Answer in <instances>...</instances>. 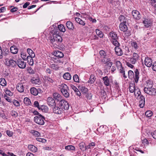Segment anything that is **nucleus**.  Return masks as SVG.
<instances>
[{
  "label": "nucleus",
  "mask_w": 156,
  "mask_h": 156,
  "mask_svg": "<svg viewBox=\"0 0 156 156\" xmlns=\"http://www.w3.org/2000/svg\"><path fill=\"white\" fill-rule=\"evenodd\" d=\"M71 87L74 91L75 92L76 90H78V89L74 86L73 85L71 84L70 85Z\"/></svg>",
  "instance_id": "69168bd1"
},
{
  "label": "nucleus",
  "mask_w": 156,
  "mask_h": 156,
  "mask_svg": "<svg viewBox=\"0 0 156 156\" xmlns=\"http://www.w3.org/2000/svg\"><path fill=\"white\" fill-rule=\"evenodd\" d=\"M115 65L118 69L122 68V66L121 62L118 61H116L115 62Z\"/></svg>",
  "instance_id": "3c124183"
},
{
  "label": "nucleus",
  "mask_w": 156,
  "mask_h": 156,
  "mask_svg": "<svg viewBox=\"0 0 156 156\" xmlns=\"http://www.w3.org/2000/svg\"><path fill=\"white\" fill-rule=\"evenodd\" d=\"M137 60L134 58H130L129 62L132 64H134L136 62Z\"/></svg>",
  "instance_id": "13d9d810"
},
{
  "label": "nucleus",
  "mask_w": 156,
  "mask_h": 156,
  "mask_svg": "<svg viewBox=\"0 0 156 156\" xmlns=\"http://www.w3.org/2000/svg\"><path fill=\"white\" fill-rule=\"evenodd\" d=\"M73 80L74 81L76 82H79V78L78 76L76 75L75 74L74 75L73 77Z\"/></svg>",
  "instance_id": "5fc2aeb1"
},
{
  "label": "nucleus",
  "mask_w": 156,
  "mask_h": 156,
  "mask_svg": "<svg viewBox=\"0 0 156 156\" xmlns=\"http://www.w3.org/2000/svg\"><path fill=\"white\" fill-rule=\"evenodd\" d=\"M137 87H135L134 83H130L129 84V90L130 93H133L135 91V89Z\"/></svg>",
  "instance_id": "b1692460"
},
{
  "label": "nucleus",
  "mask_w": 156,
  "mask_h": 156,
  "mask_svg": "<svg viewBox=\"0 0 156 156\" xmlns=\"http://www.w3.org/2000/svg\"><path fill=\"white\" fill-rule=\"evenodd\" d=\"M34 57H31L30 56H27V58L26 60H27L28 64L30 66H33L34 64V61L33 58Z\"/></svg>",
  "instance_id": "72a5a7b5"
},
{
  "label": "nucleus",
  "mask_w": 156,
  "mask_h": 156,
  "mask_svg": "<svg viewBox=\"0 0 156 156\" xmlns=\"http://www.w3.org/2000/svg\"><path fill=\"white\" fill-rule=\"evenodd\" d=\"M119 45L115 46V48L116 54L118 56H121L122 55V49L119 47Z\"/></svg>",
  "instance_id": "412c9836"
},
{
  "label": "nucleus",
  "mask_w": 156,
  "mask_h": 156,
  "mask_svg": "<svg viewBox=\"0 0 156 156\" xmlns=\"http://www.w3.org/2000/svg\"><path fill=\"white\" fill-rule=\"evenodd\" d=\"M16 89L20 93L23 92L24 90V87L22 83H18L16 85Z\"/></svg>",
  "instance_id": "aec40b11"
},
{
  "label": "nucleus",
  "mask_w": 156,
  "mask_h": 156,
  "mask_svg": "<svg viewBox=\"0 0 156 156\" xmlns=\"http://www.w3.org/2000/svg\"><path fill=\"white\" fill-rule=\"evenodd\" d=\"M54 55L56 57L60 58H62L64 56L63 54L61 51H56L54 53Z\"/></svg>",
  "instance_id": "a878e982"
},
{
  "label": "nucleus",
  "mask_w": 156,
  "mask_h": 156,
  "mask_svg": "<svg viewBox=\"0 0 156 156\" xmlns=\"http://www.w3.org/2000/svg\"><path fill=\"white\" fill-rule=\"evenodd\" d=\"M34 105L35 107H37L38 109H41L42 111H48L47 107L45 105H42L40 107L39 103L37 101H35Z\"/></svg>",
  "instance_id": "9d476101"
},
{
  "label": "nucleus",
  "mask_w": 156,
  "mask_h": 156,
  "mask_svg": "<svg viewBox=\"0 0 156 156\" xmlns=\"http://www.w3.org/2000/svg\"><path fill=\"white\" fill-rule=\"evenodd\" d=\"M31 82L37 86L41 84V81L38 78L33 77L30 80Z\"/></svg>",
  "instance_id": "6ab92c4d"
},
{
  "label": "nucleus",
  "mask_w": 156,
  "mask_h": 156,
  "mask_svg": "<svg viewBox=\"0 0 156 156\" xmlns=\"http://www.w3.org/2000/svg\"><path fill=\"white\" fill-rule=\"evenodd\" d=\"M13 104L16 106H18L20 105V103L18 101L16 100H14L13 101Z\"/></svg>",
  "instance_id": "bf43d9fd"
},
{
  "label": "nucleus",
  "mask_w": 156,
  "mask_h": 156,
  "mask_svg": "<svg viewBox=\"0 0 156 156\" xmlns=\"http://www.w3.org/2000/svg\"><path fill=\"white\" fill-rule=\"evenodd\" d=\"M63 78L67 80H70L71 78V76L69 73H66L64 74L63 76Z\"/></svg>",
  "instance_id": "473e14b6"
},
{
  "label": "nucleus",
  "mask_w": 156,
  "mask_h": 156,
  "mask_svg": "<svg viewBox=\"0 0 156 156\" xmlns=\"http://www.w3.org/2000/svg\"><path fill=\"white\" fill-rule=\"evenodd\" d=\"M96 32L97 35L100 37H103L104 34L102 32L98 29L96 30Z\"/></svg>",
  "instance_id": "c03bdc74"
},
{
  "label": "nucleus",
  "mask_w": 156,
  "mask_h": 156,
  "mask_svg": "<svg viewBox=\"0 0 156 156\" xmlns=\"http://www.w3.org/2000/svg\"><path fill=\"white\" fill-rule=\"evenodd\" d=\"M36 140L39 142L43 143H45L46 141V139L41 138H36Z\"/></svg>",
  "instance_id": "09e8293b"
},
{
  "label": "nucleus",
  "mask_w": 156,
  "mask_h": 156,
  "mask_svg": "<svg viewBox=\"0 0 156 156\" xmlns=\"http://www.w3.org/2000/svg\"><path fill=\"white\" fill-rule=\"evenodd\" d=\"M58 28L59 30L61 32H64L66 31L65 28L62 24L59 25L58 26Z\"/></svg>",
  "instance_id": "a18cd8bd"
},
{
  "label": "nucleus",
  "mask_w": 156,
  "mask_h": 156,
  "mask_svg": "<svg viewBox=\"0 0 156 156\" xmlns=\"http://www.w3.org/2000/svg\"><path fill=\"white\" fill-rule=\"evenodd\" d=\"M131 45L132 47L135 49L136 50L138 49V46L137 43L136 42L133 41L131 43Z\"/></svg>",
  "instance_id": "de8ad7c7"
},
{
  "label": "nucleus",
  "mask_w": 156,
  "mask_h": 156,
  "mask_svg": "<svg viewBox=\"0 0 156 156\" xmlns=\"http://www.w3.org/2000/svg\"><path fill=\"white\" fill-rule=\"evenodd\" d=\"M95 145V144L94 142H92L89 143L88 145L87 146V149H90L91 148L93 147Z\"/></svg>",
  "instance_id": "6e6d98bb"
},
{
  "label": "nucleus",
  "mask_w": 156,
  "mask_h": 156,
  "mask_svg": "<svg viewBox=\"0 0 156 156\" xmlns=\"http://www.w3.org/2000/svg\"><path fill=\"white\" fill-rule=\"evenodd\" d=\"M5 65L8 66L10 67H14L16 66L17 62L14 60L12 58H10L5 59Z\"/></svg>",
  "instance_id": "423d86ee"
},
{
  "label": "nucleus",
  "mask_w": 156,
  "mask_h": 156,
  "mask_svg": "<svg viewBox=\"0 0 156 156\" xmlns=\"http://www.w3.org/2000/svg\"><path fill=\"white\" fill-rule=\"evenodd\" d=\"M145 65L148 67H151L153 63L152 60V59L148 57H146L144 59Z\"/></svg>",
  "instance_id": "f8f14e48"
},
{
  "label": "nucleus",
  "mask_w": 156,
  "mask_h": 156,
  "mask_svg": "<svg viewBox=\"0 0 156 156\" xmlns=\"http://www.w3.org/2000/svg\"><path fill=\"white\" fill-rule=\"evenodd\" d=\"M102 63L104 64H106L105 65V68L106 69H110L113 64V63L111 61V60L110 59H109V61H108V62H106V63Z\"/></svg>",
  "instance_id": "bb28decb"
},
{
  "label": "nucleus",
  "mask_w": 156,
  "mask_h": 156,
  "mask_svg": "<svg viewBox=\"0 0 156 156\" xmlns=\"http://www.w3.org/2000/svg\"><path fill=\"white\" fill-rule=\"evenodd\" d=\"M151 135L156 140V131H155L153 133H152Z\"/></svg>",
  "instance_id": "774afa93"
},
{
  "label": "nucleus",
  "mask_w": 156,
  "mask_h": 156,
  "mask_svg": "<svg viewBox=\"0 0 156 156\" xmlns=\"http://www.w3.org/2000/svg\"><path fill=\"white\" fill-rule=\"evenodd\" d=\"M11 115L14 118H16L18 116V113L15 111H12L11 112Z\"/></svg>",
  "instance_id": "603ef678"
},
{
  "label": "nucleus",
  "mask_w": 156,
  "mask_h": 156,
  "mask_svg": "<svg viewBox=\"0 0 156 156\" xmlns=\"http://www.w3.org/2000/svg\"><path fill=\"white\" fill-rule=\"evenodd\" d=\"M52 96L54 99L57 101L62 100L61 96L58 93H54L53 94Z\"/></svg>",
  "instance_id": "5701e85b"
},
{
  "label": "nucleus",
  "mask_w": 156,
  "mask_h": 156,
  "mask_svg": "<svg viewBox=\"0 0 156 156\" xmlns=\"http://www.w3.org/2000/svg\"><path fill=\"white\" fill-rule=\"evenodd\" d=\"M44 80L45 82L48 83L50 84H53L55 82L54 80L48 76L44 77Z\"/></svg>",
  "instance_id": "393cba45"
},
{
  "label": "nucleus",
  "mask_w": 156,
  "mask_h": 156,
  "mask_svg": "<svg viewBox=\"0 0 156 156\" xmlns=\"http://www.w3.org/2000/svg\"><path fill=\"white\" fill-rule=\"evenodd\" d=\"M132 15L133 18L136 20H139L141 17V15L139 12L136 10H133L132 13Z\"/></svg>",
  "instance_id": "1a4fd4ad"
},
{
  "label": "nucleus",
  "mask_w": 156,
  "mask_h": 156,
  "mask_svg": "<svg viewBox=\"0 0 156 156\" xmlns=\"http://www.w3.org/2000/svg\"><path fill=\"white\" fill-rule=\"evenodd\" d=\"M139 100V106L141 108H143L145 105V99L144 97L142 95H140V96L138 98Z\"/></svg>",
  "instance_id": "9b49d317"
},
{
  "label": "nucleus",
  "mask_w": 156,
  "mask_h": 156,
  "mask_svg": "<svg viewBox=\"0 0 156 156\" xmlns=\"http://www.w3.org/2000/svg\"><path fill=\"white\" fill-rule=\"evenodd\" d=\"M5 93L6 94H7V95H8L10 96H11L12 95V94H13V93H12L9 90H6Z\"/></svg>",
  "instance_id": "680f3d73"
},
{
  "label": "nucleus",
  "mask_w": 156,
  "mask_h": 156,
  "mask_svg": "<svg viewBox=\"0 0 156 156\" xmlns=\"http://www.w3.org/2000/svg\"><path fill=\"white\" fill-rule=\"evenodd\" d=\"M142 143L144 145L145 144L148 145L149 144V142L148 140L146 138L144 139L143 140H142Z\"/></svg>",
  "instance_id": "052dcab7"
},
{
  "label": "nucleus",
  "mask_w": 156,
  "mask_h": 156,
  "mask_svg": "<svg viewBox=\"0 0 156 156\" xmlns=\"http://www.w3.org/2000/svg\"><path fill=\"white\" fill-rule=\"evenodd\" d=\"M145 92L147 94L151 95H156V89L155 88L152 87L145 91Z\"/></svg>",
  "instance_id": "4468645a"
},
{
  "label": "nucleus",
  "mask_w": 156,
  "mask_h": 156,
  "mask_svg": "<svg viewBox=\"0 0 156 156\" xmlns=\"http://www.w3.org/2000/svg\"><path fill=\"white\" fill-rule=\"evenodd\" d=\"M96 80V78L94 75H91L90 76L89 80L88 81V83L90 84H93Z\"/></svg>",
  "instance_id": "e433bc0d"
},
{
  "label": "nucleus",
  "mask_w": 156,
  "mask_h": 156,
  "mask_svg": "<svg viewBox=\"0 0 156 156\" xmlns=\"http://www.w3.org/2000/svg\"><path fill=\"white\" fill-rule=\"evenodd\" d=\"M27 52L29 55L28 56H31V57H35V54L33 51L30 48H28L27 49Z\"/></svg>",
  "instance_id": "4c0bfd02"
},
{
  "label": "nucleus",
  "mask_w": 156,
  "mask_h": 156,
  "mask_svg": "<svg viewBox=\"0 0 156 156\" xmlns=\"http://www.w3.org/2000/svg\"><path fill=\"white\" fill-rule=\"evenodd\" d=\"M6 134L9 136H12L13 135L12 132L9 130L6 131Z\"/></svg>",
  "instance_id": "0e129e2a"
},
{
  "label": "nucleus",
  "mask_w": 156,
  "mask_h": 156,
  "mask_svg": "<svg viewBox=\"0 0 156 156\" xmlns=\"http://www.w3.org/2000/svg\"><path fill=\"white\" fill-rule=\"evenodd\" d=\"M18 66L21 69H24L26 67V64L24 61L21 59H19L17 62V64Z\"/></svg>",
  "instance_id": "ddd939ff"
},
{
  "label": "nucleus",
  "mask_w": 156,
  "mask_h": 156,
  "mask_svg": "<svg viewBox=\"0 0 156 156\" xmlns=\"http://www.w3.org/2000/svg\"><path fill=\"white\" fill-rule=\"evenodd\" d=\"M64 110L62 109V108L58 107H54L53 109V112L57 114H61Z\"/></svg>",
  "instance_id": "a211bd4d"
},
{
  "label": "nucleus",
  "mask_w": 156,
  "mask_h": 156,
  "mask_svg": "<svg viewBox=\"0 0 156 156\" xmlns=\"http://www.w3.org/2000/svg\"><path fill=\"white\" fill-rule=\"evenodd\" d=\"M30 133L35 137H39L41 136V133L37 131L32 130L30 131Z\"/></svg>",
  "instance_id": "c9c22d12"
},
{
  "label": "nucleus",
  "mask_w": 156,
  "mask_h": 156,
  "mask_svg": "<svg viewBox=\"0 0 156 156\" xmlns=\"http://www.w3.org/2000/svg\"><path fill=\"white\" fill-rule=\"evenodd\" d=\"M66 26L67 28L69 30H73L74 28V27L73 23L70 21H68L66 22Z\"/></svg>",
  "instance_id": "c756f323"
},
{
  "label": "nucleus",
  "mask_w": 156,
  "mask_h": 156,
  "mask_svg": "<svg viewBox=\"0 0 156 156\" xmlns=\"http://www.w3.org/2000/svg\"><path fill=\"white\" fill-rule=\"evenodd\" d=\"M44 116L41 115H39V116H36L34 118V122L37 124L40 125H43L44 124Z\"/></svg>",
  "instance_id": "0eeeda50"
},
{
  "label": "nucleus",
  "mask_w": 156,
  "mask_h": 156,
  "mask_svg": "<svg viewBox=\"0 0 156 156\" xmlns=\"http://www.w3.org/2000/svg\"><path fill=\"white\" fill-rule=\"evenodd\" d=\"M11 52L13 54H16L18 51V49L15 46H13L10 47Z\"/></svg>",
  "instance_id": "7c9ffc66"
},
{
  "label": "nucleus",
  "mask_w": 156,
  "mask_h": 156,
  "mask_svg": "<svg viewBox=\"0 0 156 156\" xmlns=\"http://www.w3.org/2000/svg\"><path fill=\"white\" fill-rule=\"evenodd\" d=\"M126 23H121L119 26L120 30L123 32H126L128 30V27L126 24Z\"/></svg>",
  "instance_id": "4be33fe9"
},
{
  "label": "nucleus",
  "mask_w": 156,
  "mask_h": 156,
  "mask_svg": "<svg viewBox=\"0 0 156 156\" xmlns=\"http://www.w3.org/2000/svg\"><path fill=\"white\" fill-rule=\"evenodd\" d=\"M78 88L83 94H86L88 91V89L83 86H79Z\"/></svg>",
  "instance_id": "c85d7f7f"
},
{
  "label": "nucleus",
  "mask_w": 156,
  "mask_h": 156,
  "mask_svg": "<svg viewBox=\"0 0 156 156\" xmlns=\"http://www.w3.org/2000/svg\"><path fill=\"white\" fill-rule=\"evenodd\" d=\"M135 74L131 70H129L128 72V77L129 79H132L134 78L135 82L137 83L139 79V73L137 69H136L134 71Z\"/></svg>",
  "instance_id": "20e7f679"
},
{
  "label": "nucleus",
  "mask_w": 156,
  "mask_h": 156,
  "mask_svg": "<svg viewBox=\"0 0 156 156\" xmlns=\"http://www.w3.org/2000/svg\"><path fill=\"white\" fill-rule=\"evenodd\" d=\"M145 115L148 117H151L152 115V112L151 111H147L145 112Z\"/></svg>",
  "instance_id": "864d4df0"
},
{
  "label": "nucleus",
  "mask_w": 156,
  "mask_h": 156,
  "mask_svg": "<svg viewBox=\"0 0 156 156\" xmlns=\"http://www.w3.org/2000/svg\"><path fill=\"white\" fill-rule=\"evenodd\" d=\"M119 20L121 23H126L127 21V19L123 15H121L119 18Z\"/></svg>",
  "instance_id": "2f4dec72"
},
{
  "label": "nucleus",
  "mask_w": 156,
  "mask_h": 156,
  "mask_svg": "<svg viewBox=\"0 0 156 156\" xmlns=\"http://www.w3.org/2000/svg\"><path fill=\"white\" fill-rule=\"evenodd\" d=\"M138 55L137 53H133V58H134L137 60L138 58Z\"/></svg>",
  "instance_id": "e2e57ef3"
},
{
  "label": "nucleus",
  "mask_w": 156,
  "mask_h": 156,
  "mask_svg": "<svg viewBox=\"0 0 156 156\" xmlns=\"http://www.w3.org/2000/svg\"><path fill=\"white\" fill-rule=\"evenodd\" d=\"M152 69L154 71H156V62L153 63L152 65Z\"/></svg>",
  "instance_id": "338daca9"
},
{
  "label": "nucleus",
  "mask_w": 156,
  "mask_h": 156,
  "mask_svg": "<svg viewBox=\"0 0 156 156\" xmlns=\"http://www.w3.org/2000/svg\"><path fill=\"white\" fill-rule=\"evenodd\" d=\"M59 106L64 110V109L67 110L69 108V105L66 101L62 99L59 102Z\"/></svg>",
  "instance_id": "6e6552de"
},
{
  "label": "nucleus",
  "mask_w": 156,
  "mask_h": 156,
  "mask_svg": "<svg viewBox=\"0 0 156 156\" xmlns=\"http://www.w3.org/2000/svg\"><path fill=\"white\" fill-rule=\"evenodd\" d=\"M24 101L25 104L29 105L30 102V100L27 98H25L24 99Z\"/></svg>",
  "instance_id": "4d7b16f0"
},
{
  "label": "nucleus",
  "mask_w": 156,
  "mask_h": 156,
  "mask_svg": "<svg viewBox=\"0 0 156 156\" xmlns=\"http://www.w3.org/2000/svg\"><path fill=\"white\" fill-rule=\"evenodd\" d=\"M153 86V83L152 81L149 80H147L146 82L145 87L144 90V91L152 87Z\"/></svg>",
  "instance_id": "dca6fc26"
},
{
  "label": "nucleus",
  "mask_w": 156,
  "mask_h": 156,
  "mask_svg": "<svg viewBox=\"0 0 156 156\" xmlns=\"http://www.w3.org/2000/svg\"><path fill=\"white\" fill-rule=\"evenodd\" d=\"M109 38L112 44L115 46L119 45V43L118 41V37L117 34L113 31L111 32L109 35Z\"/></svg>",
  "instance_id": "7ed1b4c3"
},
{
  "label": "nucleus",
  "mask_w": 156,
  "mask_h": 156,
  "mask_svg": "<svg viewBox=\"0 0 156 156\" xmlns=\"http://www.w3.org/2000/svg\"><path fill=\"white\" fill-rule=\"evenodd\" d=\"M102 80L104 81V84L107 86H108L110 85V81L108 77L107 76H105L103 77Z\"/></svg>",
  "instance_id": "cd10ccee"
},
{
  "label": "nucleus",
  "mask_w": 156,
  "mask_h": 156,
  "mask_svg": "<svg viewBox=\"0 0 156 156\" xmlns=\"http://www.w3.org/2000/svg\"><path fill=\"white\" fill-rule=\"evenodd\" d=\"M30 92L32 94L34 95H37L38 93L37 89L34 87H32L30 89Z\"/></svg>",
  "instance_id": "f704fd0d"
},
{
  "label": "nucleus",
  "mask_w": 156,
  "mask_h": 156,
  "mask_svg": "<svg viewBox=\"0 0 156 156\" xmlns=\"http://www.w3.org/2000/svg\"><path fill=\"white\" fill-rule=\"evenodd\" d=\"M28 148L33 152H35L37 151V148L35 146L32 145H29Z\"/></svg>",
  "instance_id": "79ce46f5"
},
{
  "label": "nucleus",
  "mask_w": 156,
  "mask_h": 156,
  "mask_svg": "<svg viewBox=\"0 0 156 156\" xmlns=\"http://www.w3.org/2000/svg\"><path fill=\"white\" fill-rule=\"evenodd\" d=\"M99 54L101 62L102 63H106L109 61L110 58V55L107 52L101 50L99 51Z\"/></svg>",
  "instance_id": "f03ea898"
},
{
  "label": "nucleus",
  "mask_w": 156,
  "mask_h": 156,
  "mask_svg": "<svg viewBox=\"0 0 156 156\" xmlns=\"http://www.w3.org/2000/svg\"><path fill=\"white\" fill-rule=\"evenodd\" d=\"M134 93L135 96L137 98H139V97L140 96V95L141 92L139 89L138 87L136 88V89H135V91L134 92Z\"/></svg>",
  "instance_id": "ea45409f"
},
{
  "label": "nucleus",
  "mask_w": 156,
  "mask_h": 156,
  "mask_svg": "<svg viewBox=\"0 0 156 156\" xmlns=\"http://www.w3.org/2000/svg\"><path fill=\"white\" fill-rule=\"evenodd\" d=\"M21 57L23 60L25 61L26 60L27 58V56L26 54L25 53H21Z\"/></svg>",
  "instance_id": "8fccbe9b"
},
{
  "label": "nucleus",
  "mask_w": 156,
  "mask_h": 156,
  "mask_svg": "<svg viewBox=\"0 0 156 156\" xmlns=\"http://www.w3.org/2000/svg\"><path fill=\"white\" fill-rule=\"evenodd\" d=\"M60 90L63 95L66 98H68L69 95L68 92L69 88L66 85L63 83L60 85Z\"/></svg>",
  "instance_id": "39448f33"
},
{
  "label": "nucleus",
  "mask_w": 156,
  "mask_h": 156,
  "mask_svg": "<svg viewBox=\"0 0 156 156\" xmlns=\"http://www.w3.org/2000/svg\"><path fill=\"white\" fill-rule=\"evenodd\" d=\"M152 21L151 19H145L143 21V23L146 27H148L151 26L152 23Z\"/></svg>",
  "instance_id": "2eb2a0df"
},
{
  "label": "nucleus",
  "mask_w": 156,
  "mask_h": 156,
  "mask_svg": "<svg viewBox=\"0 0 156 156\" xmlns=\"http://www.w3.org/2000/svg\"><path fill=\"white\" fill-rule=\"evenodd\" d=\"M80 148L82 151L85 150L87 148V146H85V144L84 143L82 142L79 145Z\"/></svg>",
  "instance_id": "58836bf2"
},
{
  "label": "nucleus",
  "mask_w": 156,
  "mask_h": 156,
  "mask_svg": "<svg viewBox=\"0 0 156 156\" xmlns=\"http://www.w3.org/2000/svg\"><path fill=\"white\" fill-rule=\"evenodd\" d=\"M65 149L69 151H74L75 147L73 145H68L65 146Z\"/></svg>",
  "instance_id": "a19ab883"
},
{
  "label": "nucleus",
  "mask_w": 156,
  "mask_h": 156,
  "mask_svg": "<svg viewBox=\"0 0 156 156\" xmlns=\"http://www.w3.org/2000/svg\"><path fill=\"white\" fill-rule=\"evenodd\" d=\"M50 67L52 69L55 70H58L59 68L58 66L54 64H52L50 65Z\"/></svg>",
  "instance_id": "49530a36"
},
{
  "label": "nucleus",
  "mask_w": 156,
  "mask_h": 156,
  "mask_svg": "<svg viewBox=\"0 0 156 156\" xmlns=\"http://www.w3.org/2000/svg\"><path fill=\"white\" fill-rule=\"evenodd\" d=\"M47 103L50 106H54L55 105V100L51 97H48L47 99Z\"/></svg>",
  "instance_id": "f3484780"
},
{
  "label": "nucleus",
  "mask_w": 156,
  "mask_h": 156,
  "mask_svg": "<svg viewBox=\"0 0 156 156\" xmlns=\"http://www.w3.org/2000/svg\"><path fill=\"white\" fill-rule=\"evenodd\" d=\"M62 39L61 36L57 34H54L50 39V42L52 47L57 48L60 44Z\"/></svg>",
  "instance_id": "f257e3e1"
},
{
  "label": "nucleus",
  "mask_w": 156,
  "mask_h": 156,
  "mask_svg": "<svg viewBox=\"0 0 156 156\" xmlns=\"http://www.w3.org/2000/svg\"><path fill=\"white\" fill-rule=\"evenodd\" d=\"M0 84L2 86H5L6 85V82L4 78L0 79Z\"/></svg>",
  "instance_id": "37998d69"
}]
</instances>
